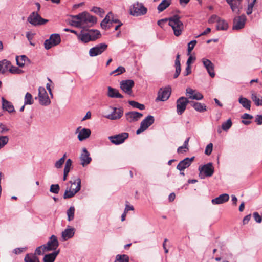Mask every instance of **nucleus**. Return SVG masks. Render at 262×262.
<instances>
[{
	"mask_svg": "<svg viewBox=\"0 0 262 262\" xmlns=\"http://www.w3.org/2000/svg\"><path fill=\"white\" fill-rule=\"evenodd\" d=\"M72 25L78 28L91 27L97 22L96 17L90 15L87 12H83L72 16Z\"/></svg>",
	"mask_w": 262,
	"mask_h": 262,
	"instance_id": "f257e3e1",
	"label": "nucleus"
},
{
	"mask_svg": "<svg viewBox=\"0 0 262 262\" xmlns=\"http://www.w3.org/2000/svg\"><path fill=\"white\" fill-rule=\"evenodd\" d=\"M180 19L181 16L177 14L168 18L169 25L172 28L176 36H179L184 28V24Z\"/></svg>",
	"mask_w": 262,
	"mask_h": 262,
	"instance_id": "f03ea898",
	"label": "nucleus"
},
{
	"mask_svg": "<svg viewBox=\"0 0 262 262\" xmlns=\"http://www.w3.org/2000/svg\"><path fill=\"white\" fill-rule=\"evenodd\" d=\"M69 183L71 184L70 188L67 187L63 194L64 199L71 198L75 195L81 189V179L77 178L74 181H70Z\"/></svg>",
	"mask_w": 262,
	"mask_h": 262,
	"instance_id": "7ed1b4c3",
	"label": "nucleus"
},
{
	"mask_svg": "<svg viewBox=\"0 0 262 262\" xmlns=\"http://www.w3.org/2000/svg\"><path fill=\"white\" fill-rule=\"evenodd\" d=\"M147 12V9L142 3L136 2L132 4L129 8V14L135 17L143 16Z\"/></svg>",
	"mask_w": 262,
	"mask_h": 262,
	"instance_id": "20e7f679",
	"label": "nucleus"
},
{
	"mask_svg": "<svg viewBox=\"0 0 262 262\" xmlns=\"http://www.w3.org/2000/svg\"><path fill=\"white\" fill-rule=\"evenodd\" d=\"M27 21L33 26H37L45 25L49 20L42 18L37 12H33L28 16Z\"/></svg>",
	"mask_w": 262,
	"mask_h": 262,
	"instance_id": "39448f33",
	"label": "nucleus"
},
{
	"mask_svg": "<svg viewBox=\"0 0 262 262\" xmlns=\"http://www.w3.org/2000/svg\"><path fill=\"white\" fill-rule=\"evenodd\" d=\"M200 171L199 177L201 179H204L205 177H211L214 173V167L212 163H208L206 164L200 166L199 167Z\"/></svg>",
	"mask_w": 262,
	"mask_h": 262,
	"instance_id": "423d86ee",
	"label": "nucleus"
},
{
	"mask_svg": "<svg viewBox=\"0 0 262 262\" xmlns=\"http://www.w3.org/2000/svg\"><path fill=\"white\" fill-rule=\"evenodd\" d=\"M59 246L57 238L54 235H52L46 244L43 245V252L55 250Z\"/></svg>",
	"mask_w": 262,
	"mask_h": 262,
	"instance_id": "0eeeda50",
	"label": "nucleus"
},
{
	"mask_svg": "<svg viewBox=\"0 0 262 262\" xmlns=\"http://www.w3.org/2000/svg\"><path fill=\"white\" fill-rule=\"evenodd\" d=\"M38 98L40 104L43 106L49 105L51 103L47 92L43 87L38 89Z\"/></svg>",
	"mask_w": 262,
	"mask_h": 262,
	"instance_id": "6e6552de",
	"label": "nucleus"
},
{
	"mask_svg": "<svg viewBox=\"0 0 262 262\" xmlns=\"http://www.w3.org/2000/svg\"><path fill=\"white\" fill-rule=\"evenodd\" d=\"M134 81L130 79L122 80L120 83L121 89L129 95H132V88L134 87Z\"/></svg>",
	"mask_w": 262,
	"mask_h": 262,
	"instance_id": "1a4fd4ad",
	"label": "nucleus"
},
{
	"mask_svg": "<svg viewBox=\"0 0 262 262\" xmlns=\"http://www.w3.org/2000/svg\"><path fill=\"white\" fill-rule=\"evenodd\" d=\"M107 48V45L105 43H101L92 48L89 50V55L91 57H94L101 54Z\"/></svg>",
	"mask_w": 262,
	"mask_h": 262,
	"instance_id": "9d476101",
	"label": "nucleus"
},
{
	"mask_svg": "<svg viewBox=\"0 0 262 262\" xmlns=\"http://www.w3.org/2000/svg\"><path fill=\"white\" fill-rule=\"evenodd\" d=\"M111 108L113 110V112L111 114L105 116V117L106 118L112 120H115L121 118L124 112L123 108L122 107L118 108L111 107Z\"/></svg>",
	"mask_w": 262,
	"mask_h": 262,
	"instance_id": "9b49d317",
	"label": "nucleus"
},
{
	"mask_svg": "<svg viewBox=\"0 0 262 262\" xmlns=\"http://www.w3.org/2000/svg\"><path fill=\"white\" fill-rule=\"evenodd\" d=\"M187 98L181 97L177 100V112L179 115L182 114L186 110L188 103H190Z\"/></svg>",
	"mask_w": 262,
	"mask_h": 262,
	"instance_id": "f8f14e48",
	"label": "nucleus"
},
{
	"mask_svg": "<svg viewBox=\"0 0 262 262\" xmlns=\"http://www.w3.org/2000/svg\"><path fill=\"white\" fill-rule=\"evenodd\" d=\"M171 94V89L170 88H160L158 93V97L156 99V101H165L170 97Z\"/></svg>",
	"mask_w": 262,
	"mask_h": 262,
	"instance_id": "ddd939ff",
	"label": "nucleus"
},
{
	"mask_svg": "<svg viewBox=\"0 0 262 262\" xmlns=\"http://www.w3.org/2000/svg\"><path fill=\"white\" fill-rule=\"evenodd\" d=\"M128 137V133H122L118 135L108 137L111 142L116 145H118L124 142L125 140Z\"/></svg>",
	"mask_w": 262,
	"mask_h": 262,
	"instance_id": "4468645a",
	"label": "nucleus"
},
{
	"mask_svg": "<svg viewBox=\"0 0 262 262\" xmlns=\"http://www.w3.org/2000/svg\"><path fill=\"white\" fill-rule=\"evenodd\" d=\"M79 159L80 161V164L83 167H85L88 165L92 161L90 154L85 148H83L82 149V151L80 155Z\"/></svg>",
	"mask_w": 262,
	"mask_h": 262,
	"instance_id": "2eb2a0df",
	"label": "nucleus"
},
{
	"mask_svg": "<svg viewBox=\"0 0 262 262\" xmlns=\"http://www.w3.org/2000/svg\"><path fill=\"white\" fill-rule=\"evenodd\" d=\"M246 20V17L245 15L236 17L233 20V26L232 27L233 30H239L244 27L245 22Z\"/></svg>",
	"mask_w": 262,
	"mask_h": 262,
	"instance_id": "dca6fc26",
	"label": "nucleus"
},
{
	"mask_svg": "<svg viewBox=\"0 0 262 262\" xmlns=\"http://www.w3.org/2000/svg\"><path fill=\"white\" fill-rule=\"evenodd\" d=\"M194 157L191 158H186L181 161L177 166V169L180 171H184V169L190 166L192 162L194 161Z\"/></svg>",
	"mask_w": 262,
	"mask_h": 262,
	"instance_id": "f3484780",
	"label": "nucleus"
},
{
	"mask_svg": "<svg viewBox=\"0 0 262 262\" xmlns=\"http://www.w3.org/2000/svg\"><path fill=\"white\" fill-rule=\"evenodd\" d=\"M143 116V114L141 113L131 111L125 113V117L126 120L129 122H133L137 121Z\"/></svg>",
	"mask_w": 262,
	"mask_h": 262,
	"instance_id": "a211bd4d",
	"label": "nucleus"
},
{
	"mask_svg": "<svg viewBox=\"0 0 262 262\" xmlns=\"http://www.w3.org/2000/svg\"><path fill=\"white\" fill-rule=\"evenodd\" d=\"M202 62L203 63L204 67L207 70L209 75L212 78H213L215 76V73L214 72V67L213 64L210 60L206 58L202 59Z\"/></svg>",
	"mask_w": 262,
	"mask_h": 262,
	"instance_id": "6ab92c4d",
	"label": "nucleus"
},
{
	"mask_svg": "<svg viewBox=\"0 0 262 262\" xmlns=\"http://www.w3.org/2000/svg\"><path fill=\"white\" fill-rule=\"evenodd\" d=\"M243 0H226V2L230 5L233 12H235L237 10V13H239L240 9H242V2Z\"/></svg>",
	"mask_w": 262,
	"mask_h": 262,
	"instance_id": "aec40b11",
	"label": "nucleus"
},
{
	"mask_svg": "<svg viewBox=\"0 0 262 262\" xmlns=\"http://www.w3.org/2000/svg\"><path fill=\"white\" fill-rule=\"evenodd\" d=\"M229 199V195L227 193H223L218 197L212 199L211 203L213 205H219L227 202Z\"/></svg>",
	"mask_w": 262,
	"mask_h": 262,
	"instance_id": "412c9836",
	"label": "nucleus"
},
{
	"mask_svg": "<svg viewBox=\"0 0 262 262\" xmlns=\"http://www.w3.org/2000/svg\"><path fill=\"white\" fill-rule=\"evenodd\" d=\"M154 121L155 118L154 116L151 115H148L141 121L140 125L142 126L145 130H146L154 123Z\"/></svg>",
	"mask_w": 262,
	"mask_h": 262,
	"instance_id": "4be33fe9",
	"label": "nucleus"
},
{
	"mask_svg": "<svg viewBox=\"0 0 262 262\" xmlns=\"http://www.w3.org/2000/svg\"><path fill=\"white\" fill-rule=\"evenodd\" d=\"M91 134V131L90 129L83 128L79 131L78 139L79 141H82L89 138Z\"/></svg>",
	"mask_w": 262,
	"mask_h": 262,
	"instance_id": "5701e85b",
	"label": "nucleus"
},
{
	"mask_svg": "<svg viewBox=\"0 0 262 262\" xmlns=\"http://www.w3.org/2000/svg\"><path fill=\"white\" fill-rule=\"evenodd\" d=\"M107 90L108 91L107 95L108 97L118 98H122L123 97V96L121 94L119 93L118 91L115 88L108 86L107 88Z\"/></svg>",
	"mask_w": 262,
	"mask_h": 262,
	"instance_id": "b1692460",
	"label": "nucleus"
},
{
	"mask_svg": "<svg viewBox=\"0 0 262 262\" xmlns=\"http://www.w3.org/2000/svg\"><path fill=\"white\" fill-rule=\"evenodd\" d=\"M2 107L3 110L8 111L9 113L15 112L14 107L12 103L4 98H2Z\"/></svg>",
	"mask_w": 262,
	"mask_h": 262,
	"instance_id": "393cba45",
	"label": "nucleus"
},
{
	"mask_svg": "<svg viewBox=\"0 0 262 262\" xmlns=\"http://www.w3.org/2000/svg\"><path fill=\"white\" fill-rule=\"evenodd\" d=\"M74 228H70L66 229L62 232V238L63 241H66L72 238L74 236Z\"/></svg>",
	"mask_w": 262,
	"mask_h": 262,
	"instance_id": "a878e982",
	"label": "nucleus"
},
{
	"mask_svg": "<svg viewBox=\"0 0 262 262\" xmlns=\"http://www.w3.org/2000/svg\"><path fill=\"white\" fill-rule=\"evenodd\" d=\"M11 66V63L10 61L6 59L2 60L0 61V73H5L7 71L9 70Z\"/></svg>",
	"mask_w": 262,
	"mask_h": 262,
	"instance_id": "bb28decb",
	"label": "nucleus"
},
{
	"mask_svg": "<svg viewBox=\"0 0 262 262\" xmlns=\"http://www.w3.org/2000/svg\"><path fill=\"white\" fill-rule=\"evenodd\" d=\"M111 12L108 13L103 20L101 21L100 25L102 29L106 30L110 28L111 17L112 16Z\"/></svg>",
	"mask_w": 262,
	"mask_h": 262,
	"instance_id": "cd10ccee",
	"label": "nucleus"
},
{
	"mask_svg": "<svg viewBox=\"0 0 262 262\" xmlns=\"http://www.w3.org/2000/svg\"><path fill=\"white\" fill-rule=\"evenodd\" d=\"M59 253V250L55 251L52 253L46 254L43 258V262H54Z\"/></svg>",
	"mask_w": 262,
	"mask_h": 262,
	"instance_id": "c85d7f7f",
	"label": "nucleus"
},
{
	"mask_svg": "<svg viewBox=\"0 0 262 262\" xmlns=\"http://www.w3.org/2000/svg\"><path fill=\"white\" fill-rule=\"evenodd\" d=\"M190 103L194 110L199 112L201 113L206 111V106L204 104L194 101H190Z\"/></svg>",
	"mask_w": 262,
	"mask_h": 262,
	"instance_id": "c756f323",
	"label": "nucleus"
},
{
	"mask_svg": "<svg viewBox=\"0 0 262 262\" xmlns=\"http://www.w3.org/2000/svg\"><path fill=\"white\" fill-rule=\"evenodd\" d=\"M180 58V55L179 54H177L175 60L176 72L173 76V78L174 79L177 78L179 76L181 71Z\"/></svg>",
	"mask_w": 262,
	"mask_h": 262,
	"instance_id": "7c9ffc66",
	"label": "nucleus"
},
{
	"mask_svg": "<svg viewBox=\"0 0 262 262\" xmlns=\"http://www.w3.org/2000/svg\"><path fill=\"white\" fill-rule=\"evenodd\" d=\"M228 28V25L227 21L221 18L217 20V24L216 26V28L217 30H226Z\"/></svg>",
	"mask_w": 262,
	"mask_h": 262,
	"instance_id": "2f4dec72",
	"label": "nucleus"
},
{
	"mask_svg": "<svg viewBox=\"0 0 262 262\" xmlns=\"http://www.w3.org/2000/svg\"><path fill=\"white\" fill-rule=\"evenodd\" d=\"M238 102L245 108L248 110H250L251 102L246 98L241 96L238 99Z\"/></svg>",
	"mask_w": 262,
	"mask_h": 262,
	"instance_id": "473e14b6",
	"label": "nucleus"
},
{
	"mask_svg": "<svg viewBox=\"0 0 262 262\" xmlns=\"http://www.w3.org/2000/svg\"><path fill=\"white\" fill-rule=\"evenodd\" d=\"M251 99L256 106L262 105V96L257 95L255 92H251Z\"/></svg>",
	"mask_w": 262,
	"mask_h": 262,
	"instance_id": "72a5a7b5",
	"label": "nucleus"
},
{
	"mask_svg": "<svg viewBox=\"0 0 262 262\" xmlns=\"http://www.w3.org/2000/svg\"><path fill=\"white\" fill-rule=\"evenodd\" d=\"M171 2V0H163L157 7V9L159 13L163 11L167 7H168L170 5Z\"/></svg>",
	"mask_w": 262,
	"mask_h": 262,
	"instance_id": "f704fd0d",
	"label": "nucleus"
},
{
	"mask_svg": "<svg viewBox=\"0 0 262 262\" xmlns=\"http://www.w3.org/2000/svg\"><path fill=\"white\" fill-rule=\"evenodd\" d=\"M17 64L20 67H23L26 62H29L30 60L25 55H21L19 57L17 56L16 58Z\"/></svg>",
	"mask_w": 262,
	"mask_h": 262,
	"instance_id": "c9c22d12",
	"label": "nucleus"
},
{
	"mask_svg": "<svg viewBox=\"0 0 262 262\" xmlns=\"http://www.w3.org/2000/svg\"><path fill=\"white\" fill-rule=\"evenodd\" d=\"M25 262H40L38 257L35 254L28 253L24 258Z\"/></svg>",
	"mask_w": 262,
	"mask_h": 262,
	"instance_id": "e433bc0d",
	"label": "nucleus"
},
{
	"mask_svg": "<svg viewBox=\"0 0 262 262\" xmlns=\"http://www.w3.org/2000/svg\"><path fill=\"white\" fill-rule=\"evenodd\" d=\"M78 38L84 43L88 42L90 41H94L95 38H91L88 33H81L78 35Z\"/></svg>",
	"mask_w": 262,
	"mask_h": 262,
	"instance_id": "4c0bfd02",
	"label": "nucleus"
},
{
	"mask_svg": "<svg viewBox=\"0 0 262 262\" xmlns=\"http://www.w3.org/2000/svg\"><path fill=\"white\" fill-rule=\"evenodd\" d=\"M49 38L52 41L53 45L57 46L61 42L60 36L58 34H53Z\"/></svg>",
	"mask_w": 262,
	"mask_h": 262,
	"instance_id": "58836bf2",
	"label": "nucleus"
},
{
	"mask_svg": "<svg viewBox=\"0 0 262 262\" xmlns=\"http://www.w3.org/2000/svg\"><path fill=\"white\" fill-rule=\"evenodd\" d=\"M114 262H129V257L126 254H118Z\"/></svg>",
	"mask_w": 262,
	"mask_h": 262,
	"instance_id": "ea45409f",
	"label": "nucleus"
},
{
	"mask_svg": "<svg viewBox=\"0 0 262 262\" xmlns=\"http://www.w3.org/2000/svg\"><path fill=\"white\" fill-rule=\"evenodd\" d=\"M34 103V100L32 98V95L27 92L24 98V103L25 105H31Z\"/></svg>",
	"mask_w": 262,
	"mask_h": 262,
	"instance_id": "a19ab883",
	"label": "nucleus"
},
{
	"mask_svg": "<svg viewBox=\"0 0 262 262\" xmlns=\"http://www.w3.org/2000/svg\"><path fill=\"white\" fill-rule=\"evenodd\" d=\"M128 103L134 108H137L140 110H143L145 108L144 104H140L135 101H129Z\"/></svg>",
	"mask_w": 262,
	"mask_h": 262,
	"instance_id": "79ce46f5",
	"label": "nucleus"
},
{
	"mask_svg": "<svg viewBox=\"0 0 262 262\" xmlns=\"http://www.w3.org/2000/svg\"><path fill=\"white\" fill-rule=\"evenodd\" d=\"M89 34L91 38H95V40L101 36L100 31L97 30H91L89 31Z\"/></svg>",
	"mask_w": 262,
	"mask_h": 262,
	"instance_id": "37998d69",
	"label": "nucleus"
},
{
	"mask_svg": "<svg viewBox=\"0 0 262 262\" xmlns=\"http://www.w3.org/2000/svg\"><path fill=\"white\" fill-rule=\"evenodd\" d=\"M75 208L74 206H71L67 210L68 220L71 221L73 220L74 216Z\"/></svg>",
	"mask_w": 262,
	"mask_h": 262,
	"instance_id": "c03bdc74",
	"label": "nucleus"
},
{
	"mask_svg": "<svg viewBox=\"0 0 262 262\" xmlns=\"http://www.w3.org/2000/svg\"><path fill=\"white\" fill-rule=\"evenodd\" d=\"M232 124L231 119H229L227 121L224 122L222 124V128L224 131H227L230 129Z\"/></svg>",
	"mask_w": 262,
	"mask_h": 262,
	"instance_id": "a18cd8bd",
	"label": "nucleus"
},
{
	"mask_svg": "<svg viewBox=\"0 0 262 262\" xmlns=\"http://www.w3.org/2000/svg\"><path fill=\"white\" fill-rule=\"evenodd\" d=\"M9 141V138L7 136H0V149L4 147Z\"/></svg>",
	"mask_w": 262,
	"mask_h": 262,
	"instance_id": "49530a36",
	"label": "nucleus"
},
{
	"mask_svg": "<svg viewBox=\"0 0 262 262\" xmlns=\"http://www.w3.org/2000/svg\"><path fill=\"white\" fill-rule=\"evenodd\" d=\"M9 71L12 74H21L23 72V71L18 67L15 66H11V67L9 69Z\"/></svg>",
	"mask_w": 262,
	"mask_h": 262,
	"instance_id": "de8ad7c7",
	"label": "nucleus"
},
{
	"mask_svg": "<svg viewBox=\"0 0 262 262\" xmlns=\"http://www.w3.org/2000/svg\"><path fill=\"white\" fill-rule=\"evenodd\" d=\"M125 72V68L122 66H119L116 70L111 72L110 74L111 75H112V74H113L114 73H116V74H115V75H118L119 74L123 73Z\"/></svg>",
	"mask_w": 262,
	"mask_h": 262,
	"instance_id": "09e8293b",
	"label": "nucleus"
},
{
	"mask_svg": "<svg viewBox=\"0 0 262 262\" xmlns=\"http://www.w3.org/2000/svg\"><path fill=\"white\" fill-rule=\"evenodd\" d=\"M60 190L58 184H52L50 186V191L52 193L58 194Z\"/></svg>",
	"mask_w": 262,
	"mask_h": 262,
	"instance_id": "8fccbe9b",
	"label": "nucleus"
},
{
	"mask_svg": "<svg viewBox=\"0 0 262 262\" xmlns=\"http://www.w3.org/2000/svg\"><path fill=\"white\" fill-rule=\"evenodd\" d=\"M189 98L196 100H200L203 98V96L200 92H196L195 93H194L193 95L189 96Z\"/></svg>",
	"mask_w": 262,
	"mask_h": 262,
	"instance_id": "3c124183",
	"label": "nucleus"
},
{
	"mask_svg": "<svg viewBox=\"0 0 262 262\" xmlns=\"http://www.w3.org/2000/svg\"><path fill=\"white\" fill-rule=\"evenodd\" d=\"M44 46L46 49L49 50L52 47L55 46V45H53L52 41L49 38L45 40L44 42Z\"/></svg>",
	"mask_w": 262,
	"mask_h": 262,
	"instance_id": "603ef678",
	"label": "nucleus"
},
{
	"mask_svg": "<svg viewBox=\"0 0 262 262\" xmlns=\"http://www.w3.org/2000/svg\"><path fill=\"white\" fill-rule=\"evenodd\" d=\"M212 148H213V144H212V143H210L206 147L205 150V154L208 156L210 155L212 151Z\"/></svg>",
	"mask_w": 262,
	"mask_h": 262,
	"instance_id": "864d4df0",
	"label": "nucleus"
},
{
	"mask_svg": "<svg viewBox=\"0 0 262 262\" xmlns=\"http://www.w3.org/2000/svg\"><path fill=\"white\" fill-rule=\"evenodd\" d=\"M253 216L256 222L260 223L262 221V215L260 216L257 212L253 213Z\"/></svg>",
	"mask_w": 262,
	"mask_h": 262,
	"instance_id": "5fc2aeb1",
	"label": "nucleus"
},
{
	"mask_svg": "<svg viewBox=\"0 0 262 262\" xmlns=\"http://www.w3.org/2000/svg\"><path fill=\"white\" fill-rule=\"evenodd\" d=\"M197 41L195 40H193L189 42L188 44V52L190 53L193 49L194 46L196 44Z\"/></svg>",
	"mask_w": 262,
	"mask_h": 262,
	"instance_id": "6e6d98bb",
	"label": "nucleus"
},
{
	"mask_svg": "<svg viewBox=\"0 0 262 262\" xmlns=\"http://www.w3.org/2000/svg\"><path fill=\"white\" fill-rule=\"evenodd\" d=\"M72 161L70 159H68L66 162L64 168V170L70 171L71 167L72 166Z\"/></svg>",
	"mask_w": 262,
	"mask_h": 262,
	"instance_id": "4d7b16f0",
	"label": "nucleus"
},
{
	"mask_svg": "<svg viewBox=\"0 0 262 262\" xmlns=\"http://www.w3.org/2000/svg\"><path fill=\"white\" fill-rule=\"evenodd\" d=\"M64 162V159L60 158L59 160L57 161L55 163V167L57 168H60L62 167Z\"/></svg>",
	"mask_w": 262,
	"mask_h": 262,
	"instance_id": "13d9d810",
	"label": "nucleus"
},
{
	"mask_svg": "<svg viewBox=\"0 0 262 262\" xmlns=\"http://www.w3.org/2000/svg\"><path fill=\"white\" fill-rule=\"evenodd\" d=\"M221 18L219 17L217 15H212L209 19L208 20V22L210 24H212V23H214L215 22H216L217 23V20L219 19H220Z\"/></svg>",
	"mask_w": 262,
	"mask_h": 262,
	"instance_id": "bf43d9fd",
	"label": "nucleus"
},
{
	"mask_svg": "<svg viewBox=\"0 0 262 262\" xmlns=\"http://www.w3.org/2000/svg\"><path fill=\"white\" fill-rule=\"evenodd\" d=\"M255 122L258 125L262 124V115H257L255 116Z\"/></svg>",
	"mask_w": 262,
	"mask_h": 262,
	"instance_id": "052dcab7",
	"label": "nucleus"
},
{
	"mask_svg": "<svg viewBox=\"0 0 262 262\" xmlns=\"http://www.w3.org/2000/svg\"><path fill=\"white\" fill-rule=\"evenodd\" d=\"M41 249L42 250V251L43 252V245H41L40 246L38 247L35 251V255H41L42 254V253L41 252Z\"/></svg>",
	"mask_w": 262,
	"mask_h": 262,
	"instance_id": "680f3d73",
	"label": "nucleus"
},
{
	"mask_svg": "<svg viewBox=\"0 0 262 262\" xmlns=\"http://www.w3.org/2000/svg\"><path fill=\"white\" fill-rule=\"evenodd\" d=\"M195 92V90L191 89L190 88H188L186 90V95L189 98V96L193 95Z\"/></svg>",
	"mask_w": 262,
	"mask_h": 262,
	"instance_id": "e2e57ef3",
	"label": "nucleus"
},
{
	"mask_svg": "<svg viewBox=\"0 0 262 262\" xmlns=\"http://www.w3.org/2000/svg\"><path fill=\"white\" fill-rule=\"evenodd\" d=\"M128 203V201H126L125 208L124 211L126 213H127L128 211L134 210V207L132 205H129Z\"/></svg>",
	"mask_w": 262,
	"mask_h": 262,
	"instance_id": "0e129e2a",
	"label": "nucleus"
},
{
	"mask_svg": "<svg viewBox=\"0 0 262 262\" xmlns=\"http://www.w3.org/2000/svg\"><path fill=\"white\" fill-rule=\"evenodd\" d=\"M253 7L254 5L253 4L250 3L248 4L246 12L247 15H250L252 13Z\"/></svg>",
	"mask_w": 262,
	"mask_h": 262,
	"instance_id": "69168bd1",
	"label": "nucleus"
},
{
	"mask_svg": "<svg viewBox=\"0 0 262 262\" xmlns=\"http://www.w3.org/2000/svg\"><path fill=\"white\" fill-rule=\"evenodd\" d=\"M26 37L27 38L28 40L30 41V44L33 45V46H34V44L32 43L31 42V40L33 38V34L31 32H27V33H26Z\"/></svg>",
	"mask_w": 262,
	"mask_h": 262,
	"instance_id": "338daca9",
	"label": "nucleus"
},
{
	"mask_svg": "<svg viewBox=\"0 0 262 262\" xmlns=\"http://www.w3.org/2000/svg\"><path fill=\"white\" fill-rule=\"evenodd\" d=\"M191 73V66H187L185 69V71L184 73V76H187Z\"/></svg>",
	"mask_w": 262,
	"mask_h": 262,
	"instance_id": "774afa93",
	"label": "nucleus"
}]
</instances>
